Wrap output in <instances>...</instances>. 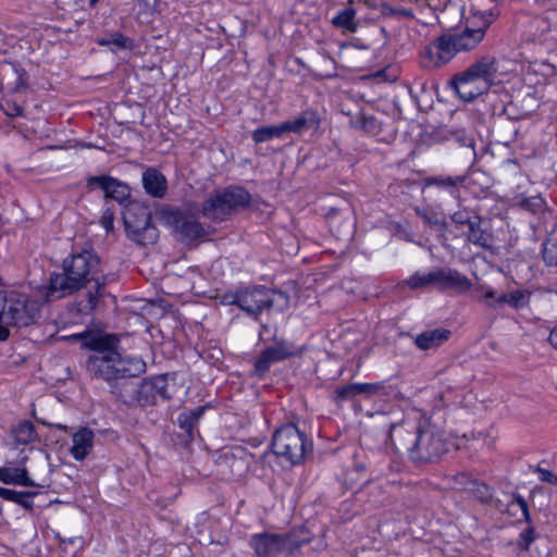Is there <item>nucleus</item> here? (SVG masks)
Instances as JSON below:
<instances>
[{
  "label": "nucleus",
  "mask_w": 557,
  "mask_h": 557,
  "mask_svg": "<svg viewBox=\"0 0 557 557\" xmlns=\"http://www.w3.org/2000/svg\"><path fill=\"white\" fill-rule=\"evenodd\" d=\"M70 338L82 341L84 347L94 351L86 361L87 373L107 382L111 393L119 398L124 397L119 381L139 376L146 371V362L141 358L123 356L117 351L119 338L115 335L84 331Z\"/></svg>",
  "instance_id": "f257e3e1"
},
{
  "label": "nucleus",
  "mask_w": 557,
  "mask_h": 557,
  "mask_svg": "<svg viewBox=\"0 0 557 557\" xmlns=\"http://www.w3.org/2000/svg\"><path fill=\"white\" fill-rule=\"evenodd\" d=\"M13 437L17 444L26 445L34 442L37 437L35 425L30 421L20 422L12 431Z\"/></svg>",
  "instance_id": "7c9ffc66"
},
{
  "label": "nucleus",
  "mask_w": 557,
  "mask_h": 557,
  "mask_svg": "<svg viewBox=\"0 0 557 557\" xmlns=\"http://www.w3.org/2000/svg\"><path fill=\"white\" fill-rule=\"evenodd\" d=\"M33 498L34 497H22L17 505L22 506L24 509H26L28 511H33V509H34V503L32 500Z\"/></svg>",
  "instance_id": "3c124183"
},
{
  "label": "nucleus",
  "mask_w": 557,
  "mask_h": 557,
  "mask_svg": "<svg viewBox=\"0 0 557 557\" xmlns=\"http://www.w3.org/2000/svg\"><path fill=\"white\" fill-rule=\"evenodd\" d=\"M87 187L90 190L100 188L106 198L113 199L119 203L125 202L131 196L127 184L109 175L90 176L87 180Z\"/></svg>",
  "instance_id": "dca6fc26"
},
{
  "label": "nucleus",
  "mask_w": 557,
  "mask_h": 557,
  "mask_svg": "<svg viewBox=\"0 0 557 557\" xmlns=\"http://www.w3.org/2000/svg\"><path fill=\"white\" fill-rule=\"evenodd\" d=\"M225 299L230 305L238 306L251 317H257L263 310L274 306L284 307L288 304V296L275 289L264 286H250L226 295Z\"/></svg>",
  "instance_id": "20e7f679"
},
{
  "label": "nucleus",
  "mask_w": 557,
  "mask_h": 557,
  "mask_svg": "<svg viewBox=\"0 0 557 557\" xmlns=\"http://www.w3.org/2000/svg\"><path fill=\"white\" fill-rule=\"evenodd\" d=\"M25 85H24V82L22 79L21 76H18V83L16 84V86L12 89L13 92H17L20 91L22 88H24Z\"/></svg>",
  "instance_id": "864d4df0"
},
{
  "label": "nucleus",
  "mask_w": 557,
  "mask_h": 557,
  "mask_svg": "<svg viewBox=\"0 0 557 557\" xmlns=\"http://www.w3.org/2000/svg\"><path fill=\"white\" fill-rule=\"evenodd\" d=\"M495 20L491 11L478 12L469 20L468 26L462 32H455L454 37L458 51H469L474 49L484 38L486 29Z\"/></svg>",
  "instance_id": "f8f14e48"
},
{
  "label": "nucleus",
  "mask_w": 557,
  "mask_h": 557,
  "mask_svg": "<svg viewBox=\"0 0 557 557\" xmlns=\"http://www.w3.org/2000/svg\"><path fill=\"white\" fill-rule=\"evenodd\" d=\"M530 298L531 293L525 289H516L510 293L496 295V292L490 288L483 295V300L490 308H497L503 305H508L513 309H521L530 304Z\"/></svg>",
  "instance_id": "f3484780"
},
{
  "label": "nucleus",
  "mask_w": 557,
  "mask_h": 557,
  "mask_svg": "<svg viewBox=\"0 0 557 557\" xmlns=\"http://www.w3.org/2000/svg\"><path fill=\"white\" fill-rule=\"evenodd\" d=\"M468 75L486 83L491 88L495 83L498 73V61L493 55H484L472 63L467 70Z\"/></svg>",
  "instance_id": "6ab92c4d"
},
{
  "label": "nucleus",
  "mask_w": 557,
  "mask_h": 557,
  "mask_svg": "<svg viewBox=\"0 0 557 557\" xmlns=\"http://www.w3.org/2000/svg\"><path fill=\"white\" fill-rule=\"evenodd\" d=\"M310 447L306 434L292 423L277 429L271 443L273 454L284 458L290 465L302 462Z\"/></svg>",
  "instance_id": "0eeeda50"
},
{
  "label": "nucleus",
  "mask_w": 557,
  "mask_h": 557,
  "mask_svg": "<svg viewBox=\"0 0 557 557\" xmlns=\"http://www.w3.org/2000/svg\"><path fill=\"white\" fill-rule=\"evenodd\" d=\"M251 195L243 187L232 186L211 195L201 206V213L213 222H223L235 211L250 205Z\"/></svg>",
  "instance_id": "39448f33"
},
{
  "label": "nucleus",
  "mask_w": 557,
  "mask_h": 557,
  "mask_svg": "<svg viewBox=\"0 0 557 557\" xmlns=\"http://www.w3.org/2000/svg\"><path fill=\"white\" fill-rule=\"evenodd\" d=\"M467 239L480 248L487 250L493 248V235L487 231L480 215L472 218L471 224L468 225Z\"/></svg>",
  "instance_id": "412c9836"
},
{
  "label": "nucleus",
  "mask_w": 557,
  "mask_h": 557,
  "mask_svg": "<svg viewBox=\"0 0 557 557\" xmlns=\"http://www.w3.org/2000/svg\"><path fill=\"white\" fill-rule=\"evenodd\" d=\"M536 23L539 25H543V29H547L548 28V23L544 20H537Z\"/></svg>",
  "instance_id": "5fc2aeb1"
},
{
  "label": "nucleus",
  "mask_w": 557,
  "mask_h": 557,
  "mask_svg": "<svg viewBox=\"0 0 557 557\" xmlns=\"http://www.w3.org/2000/svg\"><path fill=\"white\" fill-rule=\"evenodd\" d=\"M143 185L147 194L162 198L166 193L168 181L158 170L149 168L143 173Z\"/></svg>",
  "instance_id": "393cba45"
},
{
  "label": "nucleus",
  "mask_w": 557,
  "mask_h": 557,
  "mask_svg": "<svg viewBox=\"0 0 557 557\" xmlns=\"http://www.w3.org/2000/svg\"><path fill=\"white\" fill-rule=\"evenodd\" d=\"M114 214L111 210H106L101 218V223L107 232L113 230Z\"/></svg>",
  "instance_id": "09e8293b"
},
{
  "label": "nucleus",
  "mask_w": 557,
  "mask_h": 557,
  "mask_svg": "<svg viewBox=\"0 0 557 557\" xmlns=\"http://www.w3.org/2000/svg\"><path fill=\"white\" fill-rule=\"evenodd\" d=\"M458 52L454 34L446 33L421 50L420 62L425 69H438L450 62Z\"/></svg>",
  "instance_id": "9d476101"
},
{
  "label": "nucleus",
  "mask_w": 557,
  "mask_h": 557,
  "mask_svg": "<svg viewBox=\"0 0 557 557\" xmlns=\"http://www.w3.org/2000/svg\"><path fill=\"white\" fill-rule=\"evenodd\" d=\"M355 17L356 10L352 7H347L332 18V24L337 28L345 29L349 33H356L358 29V23Z\"/></svg>",
  "instance_id": "c85d7f7f"
},
{
  "label": "nucleus",
  "mask_w": 557,
  "mask_h": 557,
  "mask_svg": "<svg viewBox=\"0 0 557 557\" xmlns=\"http://www.w3.org/2000/svg\"><path fill=\"white\" fill-rule=\"evenodd\" d=\"M302 545L293 533H257L250 537L249 546L255 557H275L280 553L293 554Z\"/></svg>",
  "instance_id": "1a4fd4ad"
},
{
  "label": "nucleus",
  "mask_w": 557,
  "mask_h": 557,
  "mask_svg": "<svg viewBox=\"0 0 557 557\" xmlns=\"http://www.w3.org/2000/svg\"><path fill=\"white\" fill-rule=\"evenodd\" d=\"M320 124V117L317 111L308 109L302 111L292 121L283 122L285 133L300 134L305 131L317 128Z\"/></svg>",
  "instance_id": "5701e85b"
},
{
  "label": "nucleus",
  "mask_w": 557,
  "mask_h": 557,
  "mask_svg": "<svg viewBox=\"0 0 557 557\" xmlns=\"http://www.w3.org/2000/svg\"><path fill=\"white\" fill-rule=\"evenodd\" d=\"M98 0H90V4L94 5Z\"/></svg>",
  "instance_id": "4d7b16f0"
},
{
  "label": "nucleus",
  "mask_w": 557,
  "mask_h": 557,
  "mask_svg": "<svg viewBox=\"0 0 557 557\" xmlns=\"http://www.w3.org/2000/svg\"><path fill=\"white\" fill-rule=\"evenodd\" d=\"M535 471L539 473L540 480L542 482H547L549 484L557 485V474L541 467H537Z\"/></svg>",
  "instance_id": "de8ad7c7"
},
{
  "label": "nucleus",
  "mask_w": 557,
  "mask_h": 557,
  "mask_svg": "<svg viewBox=\"0 0 557 557\" xmlns=\"http://www.w3.org/2000/svg\"><path fill=\"white\" fill-rule=\"evenodd\" d=\"M169 226L173 230L177 239L184 244H191L209 235L206 226L194 215L180 210H173L165 214Z\"/></svg>",
  "instance_id": "9b49d317"
},
{
  "label": "nucleus",
  "mask_w": 557,
  "mask_h": 557,
  "mask_svg": "<svg viewBox=\"0 0 557 557\" xmlns=\"http://www.w3.org/2000/svg\"><path fill=\"white\" fill-rule=\"evenodd\" d=\"M513 506H518L520 508L523 521L530 523L531 517L529 506L527 500L520 494H513L512 500L508 504V509H511Z\"/></svg>",
  "instance_id": "37998d69"
},
{
  "label": "nucleus",
  "mask_w": 557,
  "mask_h": 557,
  "mask_svg": "<svg viewBox=\"0 0 557 557\" xmlns=\"http://www.w3.org/2000/svg\"><path fill=\"white\" fill-rule=\"evenodd\" d=\"M361 127L368 132L375 134L380 129V125L373 116H362Z\"/></svg>",
  "instance_id": "49530a36"
},
{
  "label": "nucleus",
  "mask_w": 557,
  "mask_h": 557,
  "mask_svg": "<svg viewBox=\"0 0 557 557\" xmlns=\"http://www.w3.org/2000/svg\"><path fill=\"white\" fill-rule=\"evenodd\" d=\"M548 341L550 345L557 350V325L550 331Z\"/></svg>",
  "instance_id": "603ef678"
},
{
  "label": "nucleus",
  "mask_w": 557,
  "mask_h": 557,
  "mask_svg": "<svg viewBox=\"0 0 557 557\" xmlns=\"http://www.w3.org/2000/svg\"><path fill=\"white\" fill-rule=\"evenodd\" d=\"M434 287L438 290H451L457 294H463L472 287L471 280L453 268L434 269Z\"/></svg>",
  "instance_id": "2eb2a0df"
},
{
  "label": "nucleus",
  "mask_w": 557,
  "mask_h": 557,
  "mask_svg": "<svg viewBox=\"0 0 557 557\" xmlns=\"http://www.w3.org/2000/svg\"><path fill=\"white\" fill-rule=\"evenodd\" d=\"M123 221L127 236L139 246L157 243L159 231L151 222L149 210L138 202H129L124 212Z\"/></svg>",
  "instance_id": "6e6552de"
},
{
  "label": "nucleus",
  "mask_w": 557,
  "mask_h": 557,
  "mask_svg": "<svg viewBox=\"0 0 557 557\" xmlns=\"http://www.w3.org/2000/svg\"><path fill=\"white\" fill-rule=\"evenodd\" d=\"M0 108L3 110L4 114L10 117L23 115V108L14 102H7L5 106L0 104Z\"/></svg>",
  "instance_id": "a18cd8bd"
},
{
  "label": "nucleus",
  "mask_w": 557,
  "mask_h": 557,
  "mask_svg": "<svg viewBox=\"0 0 557 557\" xmlns=\"http://www.w3.org/2000/svg\"><path fill=\"white\" fill-rule=\"evenodd\" d=\"M534 532H535L534 528L529 525L527 529H524L520 533L518 545L521 549H524V550L529 549L530 545L535 540Z\"/></svg>",
  "instance_id": "c03bdc74"
},
{
  "label": "nucleus",
  "mask_w": 557,
  "mask_h": 557,
  "mask_svg": "<svg viewBox=\"0 0 557 557\" xmlns=\"http://www.w3.org/2000/svg\"><path fill=\"white\" fill-rule=\"evenodd\" d=\"M205 412V407H197L191 410L183 411L178 414L177 422L180 428L185 431L188 438L194 437V431L199 422L200 418L202 417Z\"/></svg>",
  "instance_id": "cd10ccee"
},
{
  "label": "nucleus",
  "mask_w": 557,
  "mask_h": 557,
  "mask_svg": "<svg viewBox=\"0 0 557 557\" xmlns=\"http://www.w3.org/2000/svg\"><path fill=\"white\" fill-rule=\"evenodd\" d=\"M0 482L3 484H13L20 486L34 487L37 484L29 476V472L26 468H0Z\"/></svg>",
  "instance_id": "a878e982"
},
{
  "label": "nucleus",
  "mask_w": 557,
  "mask_h": 557,
  "mask_svg": "<svg viewBox=\"0 0 557 557\" xmlns=\"http://www.w3.org/2000/svg\"><path fill=\"white\" fill-rule=\"evenodd\" d=\"M479 216L478 214L469 211L468 209H459L450 215V219L456 225H469L472 222V218Z\"/></svg>",
  "instance_id": "ea45409f"
},
{
  "label": "nucleus",
  "mask_w": 557,
  "mask_h": 557,
  "mask_svg": "<svg viewBox=\"0 0 557 557\" xmlns=\"http://www.w3.org/2000/svg\"><path fill=\"white\" fill-rule=\"evenodd\" d=\"M473 495L482 503H488L492 499V490L485 483L474 482L472 487Z\"/></svg>",
  "instance_id": "79ce46f5"
},
{
  "label": "nucleus",
  "mask_w": 557,
  "mask_h": 557,
  "mask_svg": "<svg viewBox=\"0 0 557 557\" xmlns=\"http://www.w3.org/2000/svg\"><path fill=\"white\" fill-rule=\"evenodd\" d=\"M5 300L0 311V325L23 327L36 322L40 312V302L28 295L10 290L4 293Z\"/></svg>",
  "instance_id": "423d86ee"
},
{
  "label": "nucleus",
  "mask_w": 557,
  "mask_h": 557,
  "mask_svg": "<svg viewBox=\"0 0 557 557\" xmlns=\"http://www.w3.org/2000/svg\"><path fill=\"white\" fill-rule=\"evenodd\" d=\"M99 258L90 250L72 252L62 262V272H53L48 285L38 288L45 302L59 300L86 287L95 278Z\"/></svg>",
  "instance_id": "f03ea898"
},
{
  "label": "nucleus",
  "mask_w": 557,
  "mask_h": 557,
  "mask_svg": "<svg viewBox=\"0 0 557 557\" xmlns=\"http://www.w3.org/2000/svg\"><path fill=\"white\" fill-rule=\"evenodd\" d=\"M285 134L283 123L278 125H264L255 129L251 138L256 144H262L274 138H281Z\"/></svg>",
  "instance_id": "c756f323"
},
{
  "label": "nucleus",
  "mask_w": 557,
  "mask_h": 557,
  "mask_svg": "<svg viewBox=\"0 0 557 557\" xmlns=\"http://www.w3.org/2000/svg\"><path fill=\"white\" fill-rule=\"evenodd\" d=\"M359 395H388L386 386L383 382L375 383H357Z\"/></svg>",
  "instance_id": "c9c22d12"
},
{
  "label": "nucleus",
  "mask_w": 557,
  "mask_h": 557,
  "mask_svg": "<svg viewBox=\"0 0 557 557\" xmlns=\"http://www.w3.org/2000/svg\"><path fill=\"white\" fill-rule=\"evenodd\" d=\"M298 354V348L292 342L275 337L271 345L261 350L255 361L253 372L257 376L263 377L273 363L284 361Z\"/></svg>",
  "instance_id": "ddd939ff"
},
{
  "label": "nucleus",
  "mask_w": 557,
  "mask_h": 557,
  "mask_svg": "<svg viewBox=\"0 0 557 557\" xmlns=\"http://www.w3.org/2000/svg\"><path fill=\"white\" fill-rule=\"evenodd\" d=\"M519 206L532 213L541 212L545 207V201L541 196H531L519 200Z\"/></svg>",
  "instance_id": "e433bc0d"
},
{
  "label": "nucleus",
  "mask_w": 557,
  "mask_h": 557,
  "mask_svg": "<svg viewBox=\"0 0 557 557\" xmlns=\"http://www.w3.org/2000/svg\"><path fill=\"white\" fill-rule=\"evenodd\" d=\"M466 175L457 176H432L426 178L428 187H435L438 190L447 191L451 197L458 199L460 196V186L465 184Z\"/></svg>",
  "instance_id": "b1692460"
},
{
  "label": "nucleus",
  "mask_w": 557,
  "mask_h": 557,
  "mask_svg": "<svg viewBox=\"0 0 557 557\" xmlns=\"http://www.w3.org/2000/svg\"><path fill=\"white\" fill-rule=\"evenodd\" d=\"M128 41H129V39L127 37H125L123 34L114 33V34H111L108 37H103L101 39H98L97 42L100 46L110 47V49L112 51H116V50H121V49L127 48Z\"/></svg>",
  "instance_id": "72a5a7b5"
},
{
  "label": "nucleus",
  "mask_w": 557,
  "mask_h": 557,
  "mask_svg": "<svg viewBox=\"0 0 557 557\" xmlns=\"http://www.w3.org/2000/svg\"><path fill=\"white\" fill-rule=\"evenodd\" d=\"M136 401L146 407L156 405L158 400L170 398L168 393V380L163 375L145 379L137 387Z\"/></svg>",
  "instance_id": "4468645a"
},
{
  "label": "nucleus",
  "mask_w": 557,
  "mask_h": 557,
  "mask_svg": "<svg viewBox=\"0 0 557 557\" xmlns=\"http://www.w3.org/2000/svg\"><path fill=\"white\" fill-rule=\"evenodd\" d=\"M403 462L399 460H389L386 466L381 467L376 470V479L386 478L389 481V475L399 473L403 470ZM391 482H395V480H391Z\"/></svg>",
  "instance_id": "58836bf2"
},
{
  "label": "nucleus",
  "mask_w": 557,
  "mask_h": 557,
  "mask_svg": "<svg viewBox=\"0 0 557 557\" xmlns=\"http://www.w3.org/2000/svg\"><path fill=\"white\" fill-rule=\"evenodd\" d=\"M357 470L358 471H363L364 470V466L363 465H358L357 466Z\"/></svg>",
  "instance_id": "6e6d98bb"
},
{
  "label": "nucleus",
  "mask_w": 557,
  "mask_h": 557,
  "mask_svg": "<svg viewBox=\"0 0 557 557\" xmlns=\"http://www.w3.org/2000/svg\"><path fill=\"white\" fill-rule=\"evenodd\" d=\"M451 86L458 97L465 101H472L490 89L486 83L479 82V79L468 75L467 71L456 75L451 81Z\"/></svg>",
  "instance_id": "a211bd4d"
},
{
  "label": "nucleus",
  "mask_w": 557,
  "mask_h": 557,
  "mask_svg": "<svg viewBox=\"0 0 557 557\" xmlns=\"http://www.w3.org/2000/svg\"><path fill=\"white\" fill-rule=\"evenodd\" d=\"M434 270L428 272V273H414L411 275L407 281V285L411 289L422 288L426 286H434Z\"/></svg>",
  "instance_id": "f704fd0d"
},
{
  "label": "nucleus",
  "mask_w": 557,
  "mask_h": 557,
  "mask_svg": "<svg viewBox=\"0 0 557 557\" xmlns=\"http://www.w3.org/2000/svg\"><path fill=\"white\" fill-rule=\"evenodd\" d=\"M36 495H37V492H34V491L18 492V491H14V490H10V488L0 486V497L5 500L15 503V504H18V502L21 500L22 497H35Z\"/></svg>",
  "instance_id": "4c0bfd02"
},
{
  "label": "nucleus",
  "mask_w": 557,
  "mask_h": 557,
  "mask_svg": "<svg viewBox=\"0 0 557 557\" xmlns=\"http://www.w3.org/2000/svg\"><path fill=\"white\" fill-rule=\"evenodd\" d=\"M95 434L87 428H82L72 436L70 453L77 461L84 460L92 449Z\"/></svg>",
  "instance_id": "4be33fe9"
},
{
  "label": "nucleus",
  "mask_w": 557,
  "mask_h": 557,
  "mask_svg": "<svg viewBox=\"0 0 557 557\" xmlns=\"http://www.w3.org/2000/svg\"><path fill=\"white\" fill-rule=\"evenodd\" d=\"M418 215L423 220L424 223L436 226L441 230L447 228V222L445 219L440 218L436 213L430 214L421 210H417Z\"/></svg>",
  "instance_id": "a19ab883"
},
{
  "label": "nucleus",
  "mask_w": 557,
  "mask_h": 557,
  "mask_svg": "<svg viewBox=\"0 0 557 557\" xmlns=\"http://www.w3.org/2000/svg\"><path fill=\"white\" fill-rule=\"evenodd\" d=\"M392 442L399 453H407L416 463L440 460L448 450L443 435L431 425H401L392 432Z\"/></svg>",
  "instance_id": "7ed1b4c3"
},
{
  "label": "nucleus",
  "mask_w": 557,
  "mask_h": 557,
  "mask_svg": "<svg viewBox=\"0 0 557 557\" xmlns=\"http://www.w3.org/2000/svg\"><path fill=\"white\" fill-rule=\"evenodd\" d=\"M221 458L234 476L243 475L249 468L250 456L243 447L232 448L225 451Z\"/></svg>",
  "instance_id": "aec40b11"
},
{
  "label": "nucleus",
  "mask_w": 557,
  "mask_h": 557,
  "mask_svg": "<svg viewBox=\"0 0 557 557\" xmlns=\"http://www.w3.org/2000/svg\"><path fill=\"white\" fill-rule=\"evenodd\" d=\"M450 332L445 329L425 331L414 338V344L421 350H429L441 346L449 338Z\"/></svg>",
  "instance_id": "bb28decb"
},
{
  "label": "nucleus",
  "mask_w": 557,
  "mask_h": 557,
  "mask_svg": "<svg viewBox=\"0 0 557 557\" xmlns=\"http://www.w3.org/2000/svg\"><path fill=\"white\" fill-rule=\"evenodd\" d=\"M357 396H359L357 383H349L337 386L333 392V400L336 404H343L345 401L352 400Z\"/></svg>",
  "instance_id": "473e14b6"
},
{
  "label": "nucleus",
  "mask_w": 557,
  "mask_h": 557,
  "mask_svg": "<svg viewBox=\"0 0 557 557\" xmlns=\"http://www.w3.org/2000/svg\"><path fill=\"white\" fill-rule=\"evenodd\" d=\"M543 259L549 267L557 265V227L550 232L544 244Z\"/></svg>",
  "instance_id": "2f4dec72"
},
{
  "label": "nucleus",
  "mask_w": 557,
  "mask_h": 557,
  "mask_svg": "<svg viewBox=\"0 0 557 557\" xmlns=\"http://www.w3.org/2000/svg\"><path fill=\"white\" fill-rule=\"evenodd\" d=\"M2 89V86H0V90Z\"/></svg>",
  "instance_id": "13d9d810"
},
{
  "label": "nucleus",
  "mask_w": 557,
  "mask_h": 557,
  "mask_svg": "<svg viewBox=\"0 0 557 557\" xmlns=\"http://www.w3.org/2000/svg\"><path fill=\"white\" fill-rule=\"evenodd\" d=\"M97 304H98V296L96 294L89 292L86 309L91 311L96 308Z\"/></svg>",
  "instance_id": "8fccbe9b"
}]
</instances>
